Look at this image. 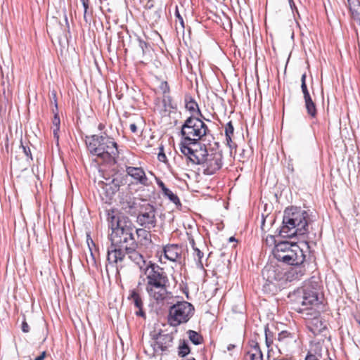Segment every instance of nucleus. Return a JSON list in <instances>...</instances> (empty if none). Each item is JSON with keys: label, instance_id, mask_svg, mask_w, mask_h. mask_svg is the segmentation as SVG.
<instances>
[{"label": "nucleus", "instance_id": "nucleus-37", "mask_svg": "<svg viewBox=\"0 0 360 360\" xmlns=\"http://www.w3.org/2000/svg\"><path fill=\"white\" fill-rule=\"evenodd\" d=\"M86 243L89 247V251H90V256L92 260V262L94 264H96V258L92 251V247H95L96 245L93 240V239L91 237V233L89 231H86Z\"/></svg>", "mask_w": 360, "mask_h": 360}, {"label": "nucleus", "instance_id": "nucleus-25", "mask_svg": "<svg viewBox=\"0 0 360 360\" xmlns=\"http://www.w3.org/2000/svg\"><path fill=\"white\" fill-rule=\"evenodd\" d=\"M123 179L120 176L112 178L110 183L106 184V192L109 195H114L119 191L120 186L123 185Z\"/></svg>", "mask_w": 360, "mask_h": 360}, {"label": "nucleus", "instance_id": "nucleus-8", "mask_svg": "<svg viewBox=\"0 0 360 360\" xmlns=\"http://www.w3.org/2000/svg\"><path fill=\"white\" fill-rule=\"evenodd\" d=\"M111 229L109 238L112 245L126 248L136 243L132 226H111Z\"/></svg>", "mask_w": 360, "mask_h": 360}, {"label": "nucleus", "instance_id": "nucleus-55", "mask_svg": "<svg viewBox=\"0 0 360 360\" xmlns=\"http://www.w3.org/2000/svg\"><path fill=\"white\" fill-rule=\"evenodd\" d=\"M288 2L290 4V6L292 11L294 10V8H296V6H295V2L293 0H288Z\"/></svg>", "mask_w": 360, "mask_h": 360}, {"label": "nucleus", "instance_id": "nucleus-43", "mask_svg": "<svg viewBox=\"0 0 360 360\" xmlns=\"http://www.w3.org/2000/svg\"><path fill=\"white\" fill-rule=\"evenodd\" d=\"M160 149V152L158 155V159L159 161L160 162H166L167 161V156L165 155V153H164V148L163 146H160L159 148Z\"/></svg>", "mask_w": 360, "mask_h": 360}, {"label": "nucleus", "instance_id": "nucleus-32", "mask_svg": "<svg viewBox=\"0 0 360 360\" xmlns=\"http://www.w3.org/2000/svg\"><path fill=\"white\" fill-rule=\"evenodd\" d=\"M233 132H234V127L233 126L232 122L230 121L225 126L226 141L227 145L230 148H232V146L231 143H232L231 137L233 135Z\"/></svg>", "mask_w": 360, "mask_h": 360}, {"label": "nucleus", "instance_id": "nucleus-39", "mask_svg": "<svg viewBox=\"0 0 360 360\" xmlns=\"http://www.w3.org/2000/svg\"><path fill=\"white\" fill-rule=\"evenodd\" d=\"M20 148H22L24 154L27 158V160H32L33 158H32V153H31L30 148L29 146L23 145L22 139L20 140Z\"/></svg>", "mask_w": 360, "mask_h": 360}, {"label": "nucleus", "instance_id": "nucleus-13", "mask_svg": "<svg viewBox=\"0 0 360 360\" xmlns=\"http://www.w3.org/2000/svg\"><path fill=\"white\" fill-rule=\"evenodd\" d=\"M125 248L112 245L108 248L107 250V261L112 266L115 265L117 271L119 272L120 269L123 268L122 262H124L126 257Z\"/></svg>", "mask_w": 360, "mask_h": 360}, {"label": "nucleus", "instance_id": "nucleus-29", "mask_svg": "<svg viewBox=\"0 0 360 360\" xmlns=\"http://www.w3.org/2000/svg\"><path fill=\"white\" fill-rule=\"evenodd\" d=\"M304 101L307 115L311 118H316L317 116V108L311 96L304 99Z\"/></svg>", "mask_w": 360, "mask_h": 360}, {"label": "nucleus", "instance_id": "nucleus-4", "mask_svg": "<svg viewBox=\"0 0 360 360\" xmlns=\"http://www.w3.org/2000/svg\"><path fill=\"white\" fill-rule=\"evenodd\" d=\"M274 240L273 255L278 262L286 264L304 263L305 255L303 249L297 243L288 241H277L274 236H270Z\"/></svg>", "mask_w": 360, "mask_h": 360}, {"label": "nucleus", "instance_id": "nucleus-44", "mask_svg": "<svg viewBox=\"0 0 360 360\" xmlns=\"http://www.w3.org/2000/svg\"><path fill=\"white\" fill-rule=\"evenodd\" d=\"M267 218H269V223L271 225H274V224L275 222V217H274V215L269 216L268 214L266 217H264V214L262 215L261 225H264Z\"/></svg>", "mask_w": 360, "mask_h": 360}, {"label": "nucleus", "instance_id": "nucleus-31", "mask_svg": "<svg viewBox=\"0 0 360 360\" xmlns=\"http://www.w3.org/2000/svg\"><path fill=\"white\" fill-rule=\"evenodd\" d=\"M193 250V257L196 262L197 267L203 269L204 266L202 259L204 257V253L198 248H194Z\"/></svg>", "mask_w": 360, "mask_h": 360}, {"label": "nucleus", "instance_id": "nucleus-52", "mask_svg": "<svg viewBox=\"0 0 360 360\" xmlns=\"http://www.w3.org/2000/svg\"><path fill=\"white\" fill-rule=\"evenodd\" d=\"M139 44L140 48L142 49L143 52H144V49L147 48L148 44L141 39H139Z\"/></svg>", "mask_w": 360, "mask_h": 360}, {"label": "nucleus", "instance_id": "nucleus-40", "mask_svg": "<svg viewBox=\"0 0 360 360\" xmlns=\"http://www.w3.org/2000/svg\"><path fill=\"white\" fill-rule=\"evenodd\" d=\"M84 7V20L86 22H89L88 20V9L89 6V0H80Z\"/></svg>", "mask_w": 360, "mask_h": 360}, {"label": "nucleus", "instance_id": "nucleus-15", "mask_svg": "<svg viewBox=\"0 0 360 360\" xmlns=\"http://www.w3.org/2000/svg\"><path fill=\"white\" fill-rule=\"evenodd\" d=\"M126 173L133 179L134 183L136 185L149 186L152 184V182L147 177L144 169L141 167L127 166Z\"/></svg>", "mask_w": 360, "mask_h": 360}, {"label": "nucleus", "instance_id": "nucleus-62", "mask_svg": "<svg viewBox=\"0 0 360 360\" xmlns=\"http://www.w3.org/2000/svg\"><path fill=\"white\" fill-rule=\"evenodd\" d=\"M196 116H197V117H200V118H201V119H202V120H205V117H204V115H203L202 114V116H200V115H196Z\"/></svg>", "mask_w": 360, "mask_h": 360}, {"label": "nucleus", "instance_id": "nucleus-60", "mask_svg": "<svg viewBox=\"0 0 360 360\" xmlns=\"http://www.w3.org/2000/svg\"><path fill=\"white\" fill-rule=\"evenodd\" d=\"M5 148L6 150V151L8 150V138H6V143L5 145Z\"/></svg>", "mask_w": 360, "mask_h": 360}, {"label": "nucleus", "instance_id": "nucleus-2", "mask_svg": "<svg viewBox=\"0 0 360 360\" xmlns=\"http://www.w3.org/2000/svg\"><path fill=\"white\" fill-rule=\"evenodd\" d=\"M141 273L146 276V291L148 297L157 304H162L172 295L169 291L170 282L167 272L158 264L149 261Z\"/></svg>", "mask_w": 360, "mask_h": 360}, {"label": "nucleus", "instance_id": "nucleus-18", "mask_svg": "<svg viewBox=\"0 0 360 360\" xmlns=\"http://www.w3.org/2000/svg\"><path fill=\"white\" fill-rule=\"evenodd\" d=\"M137 249L138 243H136L130 247L127 246L124 252L126 256L139 267L141 271H143L148 262Z\"/></svg>", "mask_w": 360, "mask_h": 360}, {"label": "nucleus", "instance_id": "nucleus-49", "mask_svg": "<svg viewBox=\"0 0 360 360\" xmlns=\"http://www.w3.org/2000/svg\"><path fill=\"white\" fill-rule=\"evenodd\" d=\"M155 180L157 182V184L158 186L161 188L162 191L163 192L165 190H166L167 188L165 186V184L162 181H161L159 178L155 177Z\"/></svg>", "mask_w": 360, "mask_h": 360}, {"label": "nucleus", "instance_id": "nucleus-56", "mask_svg": "<svg viewBox=\"0 0 360 360\" xmlns=\"http://www.w3.org/2000/svg\"><path fill=\"white\" fill-rule=\"evenodd\" d=\"M104 128H105V124H103V123H100V124H98V130H100V131L103 130V129H104Z\"/></svg>", "mask_w": 360, "mask_h": 360}, {"label": "nucleus", "instance_id": "nucleus-58", "mask_svg": "<svg viewBox=\"0 0 360 360\" xmlns=\"http://www.w3.org/2000/svg\"><path fill=\"white\" fill-rule=\"evenodd\" d=\"M190 243H191V246H192L193 250L194 249V248H196V247L195 246V241H194V240H193V239H191V240H190Z\"/></svg>", "mask_w": 360, "mask_h": 360}, {"label": "nucleus", "instance_id": "nucleus-17", "mask_svg": "<svg viewBox=\"0 0 360 360\" xmlns=\"http://www.w3.org/2000/svg\"><path fill=\"white\" fill-rule=\"evenodd\" d=\"M183 247L177 244H167L162 248L164 257L167 260L181 263Z\"/></svg>", "mask_w": 360, "mask_h": 360}, {"label": "nucleus", "instance_id": "nucleus-35", "mask_svg": "<svg viewBox=\"0 0 360 360\" xmlns=\"http://www.w3.org/2000/svg\"><path fill=\"white\" fill-rule=\"evenodd\" d=\"M164 196L168 198V199L175 205H181L180 200L179 197L174 194L172 191L169 188H167L162 192Z\"/></svg>", "mask_w": 360, "mask_h": 360}, {"label": "nucleus", "instance_id": "nucleus-42", "mask_svg": "<svg viewBox=\"0 0 360 360\" xmlns=\"http://www.w3.org/2000/svg\"><path fill=\"white\" fill-rule=\"evenodd\" d=\"M159 88L161 90L162 93L163 94V96L169 94L170 89L167 82H162L160 84Z\"/></svg>", "mask_w": 360, "mask_h": 360}, {"label": "nucleus", "instance_id": "nucleus-59", "mask_svg": "<svg viewBox=\"0 0 360 360\" xmlns=\"http://www.w3.org/2000/svg\"><path fill=\"white\" fill-rule=\"evenodd\" d=\"M237 241L233 236H231L229 238V242H236Z\"/></svg>", "mask_w": 360, "mask_h": 360}, {"label": "nucleus", "instance_id": "nucleus-33", "mask_svg": "<svg viewBox=\"0 0 360 360\" xmlns=\"http://www.w3.org/2000/svg\"><path fill=\"white\" fill-rule=\"evenodd\" d=\"M191 352V349L187 341L183 340L178 347V355L180 357H185Z\"/></svg>", "mask_w": 360, "mask_h": 360}, {"label": "nucleus", "instance_id": "nucleus-50", "mask_svg": "<svg viewBox=\"0 0 360 360\" xmlns=\"http://www.w3.org/2000/svg\"><path fill=\"white\" fill-rule=\"evenodd\" d=\"M51 94L53 96V103H54V107H55L54 110L56 111H57L58 110V102H57L56 93V91H52Z\"/></svg>", "mask_w": 360, "mask_h": 360}, {"label": "nucleus", "instance_id": "nucleus-26", "mask_svg": "<svg viewBox=\"0 0 360 360\" xmlns=\"http://www.w3.org/2000/svg\"><path fill=\"white\" fill-rule=\"evenodd\" d=\"M136 232L137 238L139 239L140 243L142 245L146 246L151 243L152 240L150 226H148V230L145 229H136Z\"/></svg>", "mask_w": 360, "mask_h": 360}, {"label": "nucleus", "instance_id": "nucleus-22", "mask_svg": "<svg viewBox=\"0 0 360 360\" xmlns=\"http://www.w3.org/2000/svg\"><path fill=\"white\" fill-rule=\"evenodd\" d=\"M106 219L110 225H122V222L127 225L129 222V219L127 217L122 215L115 210H106Z\"/></svg>", "mask_w": 360, "mask_h": 360}, {"label": "nucleus", "instance_id": "nucleus-21", "mask_svg": "<svg viewBox=\"0 0 360 360\" xmlns=\"http://www.w3.org/2000/svg\"><path fill=\"white\" fill-rule=\"evenodd\" d=\"M139 199H137L131 195L130 193H121L119 195V202L122 205V209L129 210V212L136 213L139 207V203H142L141 201L137 202Z\"/></svg>", "mask_w": 360, "mask_h": 360}, {"label": "nucleus", "instance_id": "nucleus-20", "mask_svg": "<svg viewBox=\"0 0 360 360\" xmlns=\"http://www.w3.org/2000/svg\"><path fill=\"white\" fill-rule=\"evenodd\" d=\"M127 299L131 302L134 307L137 309L134 314L136 316L146 319V314L143 309V300L142 295L136 289H131L129 291Z\"/></svg>", "mask_w": 360, "mask_h": 360}, {"label": "nucleus", "instance_id": "nucleus-63", "mask_svg": "<svg viewBox=\"0 0 360 360\" xmlns=\"http://www.w3.org/2000/svg\"><path fill=\"white\" fill-rule=\"evenodd\" d=\"M303 245H306V246H307V248H309V245H308V243H307V241H305V240H304V241L303 242Z\"/></svg>", "mask_w": 360, "mask_h": 360}, {"label": "nucleus", "instance_id": "nucleus-51", "mask_svg": "<svg viewBox=\"0 0 360 360\" xmlns=\"http://www.w3.org/2000/svg\"><path fill=\"white\" fill-rule=\"evenodd\" d=\"M60 131V127H53V134L55 139H56V141H58L59 139V135L58 132Z\"/></svg>", "mask_w": 360, "mask_h": 360}, {"label": "nucleus", "instance_id": "nucleus-46", "mask_svg": "<svg viewBox=\"0 0 360 360\" xmlns=\"http://www.w3.org/2000/svg\"><path fill=\"white\" fill-rule=\"evenodd\" d=\"M270 331L269 329H265V338H266V345L268 348L270 347V346L273 344V340L271 339L270 336Z\"/></svg>", "mask_w": 360, "mask_h": 360}, {"label": "nucleus", "instance_id": "nucleus-61", "mask_svg": "<svg viewBox=\"0 0 360 360\" xmlns=\"http://www.w3.org/2000/svg\"><path fill=\"white\" fill-rule=\"evenodd\" d=\"M160 12L161 11H158L155 12V15H157L158 18H160Z\"/></svg>", "mask_w": 360, "mask_h": 360}, {"label": "nucleus", "instance_id": "nucleus-19", "mask_svg": "<svg viewBox=\"0 0 360 360\" xmlns=\"http://www.w3.org/2000/svg\"><path fill=\"white\" fill-rule=\"evenodd\" d=\"M291 266L284 274V280L286 282L298 281L306 274L305 266L303 263L290 264Z\"/></svg>", "mask_w": 360, "mask_h": 360}, {"label": "nucleus", "instance_id": "nucleus-23", "mask_svg": "<svg viewBox=\"0 0 360 360\" xmlns=\"http://www.w3.org/2000/svg\"><path fill=\"white\" fill-rule=\"evenodd\" d=\"M250 349L245 355V360H263V354L257 342H250Z\"/></svg>", "mask_w": 360, "mask_h": 360}, {"label": "nucleus", "instance_id": "nucleus-36", "mask_svg": "<svg viewBox=\"0 0 360 360\" xmlns=\"http://www.w3.org/2000/svg\"><path fill=\"white\" fill-rule=\"evenodd\" d=\"M306 78H307V74H306V72H304L301 76V89H302V92L303 94L304 99L311 97V95L309 94V89H308L307 84H306Z\"/></svg>", "mask_w": 360, "mask_h": 360}, {"label": "nucleus", "instance_id": "nucleus-6", "mask_svg": "<svg viewBox=\"0 0 360 360\" xmlns=\"http://www.w3.org/2000/svg\"><path fill=\"white\" fill-rule=\"evenodd\" d=\"M316 220V216L309 210L301 207L290 205L285 208L282 225H310Z\"/></svg>", "mask_w": 360, "mask_h": 360}, {"label": "nucleus", "instance_id": "nucleus-54", "mask_svg": "<svg viewBox=\"0 0 360 360\" xmlns=\"http://www.w3.org/2000/svg\"><path fill=\"white\" fill-rule=\"evenodd\" d=\"M46 356V352H43L39 356L36 357L34 360H44Z\"/></svg>", "mask_w": 360, "mask_h": 360}, {"label": "nucleus", "instance_id": "nucleus-14", "mask_svg": "<svg viewBox=\"0 0 360 360\" xmlns=\"http://www.w3.org/2000/svg\"><path fill=\"white\" fill-rule=\"evenodd\" d=\"M276 347L280 353L288 352L296 342L295 337L293 334L283 330L278 334V338L275 339Z\"/></svg>", "mask_w": 360, "mask_h": 360}, {"label": "nucleus", "instance_id": "nucleus-9", "mask_svg": "<svg viewBox=\"0 0 360 360\" xmlns=\"http://www.w3.org/2000/svg\"><path fill=\"white\" fill-rule=\"evenodd\" d=\"M181 152L186 157L188 161L193 165L201 166L206 154L210 149L205 145H201L199 141L197 143L188 144L187 142H181Z\"/></svg>", "mask_w": 360, "mask_h": 360}, {"label": "nucleus", "instance_id": "nucleus-57", "mask_svg": "<svg viewBox=\"0 0 360 360\" xmlns=\"http://www.w3.org/2000/svg\"><path fill=\"white\" fill-rule=\"evenodd\" d=\"M235 347H236L235 345L230 344V345H228V347H227V349H228L229 351H231V350H232L233 349H234Z\"/></svg>", "mask_w": 360, "mask_h": 360}, {"label": "nucleus", "instance_id": "nucleus-48", "mask_svg": "<svg viewBox=\"0 0 360 360\" xmlns=\"http://www.w3.org/2000/svg\"><path fill=\"white\" fill-rule=\"evenodd\" d=\"M21 329L23 333H28L30 331V326L27 323L25 319L22 322Z\"/></svg>", "mask_w": 360, "mask_h": 360}, {"label": "nucleus", "instance_id": "nucleus-16", "mask_svg": "<svg viewBox=\"0 0 360 360\" xmlns=\"http://www.w3.org/2000/svg\"><path fill=\"white\" fill-rule=\"evenodd\" d=\"M262 274L263 278L269 283L284 280L283 271L279 266L266 265L262 269Z\"/></svg>", "mask_w": 360, "mask_h": 360}, {"label": "nucleus", "instance_id": "nucleus-28", "mask_svg": "<svg viewBox=\"0 0 360 360\" xmlns=\"http://www.w3.org/2000/svg\"><path fill=\"white\" fill-rule=\"evenodd\" d=\"M278 232V235L284 238H292L297 236V226H280L276 232Z\"/></svg>", "mask_w": 360, "mask_h": 360}, {"label": "nucleus", "instance_id": "nucleus-10", "mask_svg": "<svg viewBox=\"0 0 360 360\" xmlns=\"http://www.w3.org/2000/svg\"><path fill=\"white\" fill-rule=\"evenodd\" d=\"M222 165L223 155L221 150L210 148L200 167L203 174L210 176L214 174L222 167Z\"/></svg>", "mask_w": 360, "mask_h": 360}, {"label": "nucleus", "instance_id": "nucleus-5", "mask_svg": "<svg viewBox=\"0 0 360 360\" xmlns=\"http://www.w3.org/2000/svg\"><path fill=\"white\" fill-rule=\"evenodd\" d=\"M181 141L188 144L197 143L204 136L210 134V130L202 119L191 115L184 121L181 129Z\"/></svg>", "mask_w": 360, "mask_h": 360}, {"label": "nucleus", "instance_id": "nucleus-38", "mask_svg": "<svg viewBox=\"0 0 360 360\" xmlns=\"http://www.w3.org/2000/svg\"><path fill=\"white\" fill-rule=\"evenodd\" d=\"M308 227L309 226H301L300 229L297 227V232L295 238L304 239L305 235L308 233Z\"/></svg>", "mask_w": 360, "mask_h": 360}, {"label": "nucleus", "instance_id": "nucleus-27", "mask_svg": "<svg viewBox=\"0 0 360 360\" xmlns=\"http://www.w3.org/2000/svg\"><path fill=\"white\" fill-rule=\"evenodd\" d=\"M185 103V108L187 110L191 112V115L202 116V112L199 108L198 103L192 97L186 98Z\"/></svg>", "mask_w": 360, "mask_h": 360}, {"label": "nucleus", "instance_id": "nucleus-53", "mask_svg": "<svg viewBox=\"0 0 360 360\" xmlns=\"http://www.w3.org/2000/svg\"><path fill=\"white\" fill-rule=\"evenodd\" d=\"M129 128L133 133H136L137 131V127L135 123L131 124Z\"/></svg>", "mask_w": 360, "mask_h": 360}, {"label": "nucleus", "instance_id": "nucleus-34", "mask_svg": "<svg viewBox=\"0 0 360 360\" xmlns=\"http://www.w3.org/2000/svg\"><path fill=\"white\" fill-rule=\"evenodd\" d=\"M189 340L195 345H200L202 342V336L196 331L189 330L188 331Z\"/></svg>", "mask_w": 360, "mask_h": 360}, {"label": "nucleus", "instance_id": "nucleus-30", "mask_svg": "<svg viewBox=\"0 0 360 360\" xmlns=\"http://www.w3.org/2000/svg\"><path fill=\"white\" fill-rule=\"evenodd\" d=\"M349 1V8L352 18L360 25V3L359 1Z\"/></svg>", "mask_w": 360, "mask_h": 360}, {"label": "nucleus", "instance_id": "nucleus-12", "mask_svg": "<svg viewBox=\"0 0 360 360\" xmlns=\"http://www.w3.org/2000/svg\"><path fill=\"white\" fill-rule=\"evenodd\" d=\"M139 207L137 211L139 214L137 217L138 221L140 225H148L154 223L155 219V210L153 205L148 202L147 200L139 198Z\"/></svg>", "mask_w": 360, "mask_h": 360}, {"label": "nucleus", "instance_id": "nucleus-3", "mask_svg": "<svg viewBox=\"0 0 360 360\" xmlns=\"http://www.w3.org/2000/svg\"><path fill=\"white\" fill-rule=\"evenodd\" d=\"M86 144L89 153L110 164H116L119 157L117 143L114 139L103 134L86 136Z\"/></svg>", "mask_w": 360, "mask_h": 360}, {"label": "nucleus", "instance_id": "nucleus-41", "mask_svg": "<svg viewBox=\"0 0 360 360\" xmlns=\"http://www.w3.org/2000/svg\"><path fill=\"white\" fill-rule=\"evenodd\" d=\"M52 111H53V113L54 114L53 119L52 120L53 127H60V120L59 117L58 112V110L56 111L54 109H53Z\"/></svg>", "mask_w": 360, "mask_h": 360}, {"label": "nucleus", "instance_id": "nucleus-1", "mask_svg": "<svg viewBox=\"0 0 360 360\" xmlns=\"http://www.w3.org/2000/svg\"><path fill=\"white\" fill-rule=\"evenodd\" d=\"M317 287L316 283H305L288 295L290 302L295 304L294 309L302 314L307 328L315 336L328 330L327 321L321 316L328 307L319 301Z\"/></svg>", "mask_w": 360, "mask_h": 360}, {"label": "nucleus", "instance_id": "nucleus-47", "mask_svg": "<svg viewBox=\"0 0 360 360\" xmlns=\"http://www.w3.org/2000/svg\"><path fill=\"white\" fill-rule=\"evenodd\" d=\"M175 17H176V22H179V24L181 25V27L184 29V19H183L182 16L180 15L177 8L175 11Z\"/></svg>", "mask_w": 360, "mask_h": 360}, {"label": "nucleus", "instance_id": "nucleus-24", "mask_svg": "<svg viewBox=\"0 0 360 360\" xmlns=\"http://www.w3.org/2000/svg\"><path fill=\"white\" fill-rule=\"evenodd\" d=\"M162 104L164 108L160 112L162 115H169L177 108L176 104L174 103L172 98L169 94L163 96Z\"/></svg>", "mask_w": 360, "mask_h": 360}, {"label": "nucleus", "instance_id": "nucleus-64", "mask_svg": "<svg viewBox=\"0 0 360 360\" xmlns=\"http://www.w3.org/2000/svg\"><path fill=\"white\" fill-rule=\"evenodd\" d=\"M186 360H195V359L193 357V358L188 359Z\"/></svg>", "mask_w": 360, "mask_h": 360}, {"label": "nucleus", "instance_id": "nucleus-7", "mask_svg": "<svg viewBox=\"0 0 360 360\" xmlns=\"http://www.w3.org/2000/svg\"><path fill=\"white\" fill-rule=\"evenodd\" d=\"M194 311L193 306L186 301L178 302L169 308V321L171 326H177L188 321Z\"/></svg>", "mask_w": 360, "mask_h": 360}, {"label": "nucleus", "instance_id": "nucleus-45", "mask_svg": "<svg viewBox=\"0 0 360 360\" xmlns=\"http://www.w3.org/2000/svg\"><path fill=\"white\" fill-rule=\"evenodd\" d=\"M321 355L320 354H312L309 352L304 360H320Z\"/></svg>", "mask_w": 360, "mask_h": 360}, {"label": "nucleus", "instance_id": "nucleus-11", "mask_svg": "<svg viewBox=\"0 0 360 360\" xmlns=\"http://www.w3.org/2000/svg\"><path fill=\"white\" fill-rule=\"evenodd\" d=\"M154 342L151 345L153 348L154 352L157 353L159 351L164 352H168L169 347L173 345L174 336L172 333H163L160 330L158 333L154 331L150 334Z\"/></svg>", "mask_w": 360, "mask_h": 360}]
</instances>
